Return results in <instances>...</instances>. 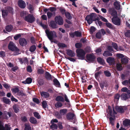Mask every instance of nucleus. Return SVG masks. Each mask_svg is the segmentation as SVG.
<instances>
[{
  "label": "nucleus",
  "instance_id": "obj_1",
  "mask_svg": "<svg viewBox=\"0 0 130 130\" xmlns=\"http://www.w3.org/2000/svg\"><path fill=\"white\" fill-rule=\"evenodd\" d=\"M107 112L108 114L110 115L111 117H110L109 118L110 121V123L112 125H114V120L115 119V115L116 114V113L115 111L114 108L113 109V111H112L111 107L110 106L108 107V109L107 110Z\"/></svg>",
  "mask_w": 130,
  "mask_h": 130
},
{
  "label": "nucleus",
  "instance_id": "obj_2",
  "mask_svg": "<svg viewBox=\"0 0 130 130\" xmlns=\"http://www.w3.org/2000/svg\"><path fill=\"white\" fill-rule=\"evenodd\" d=\"M45 32L48 38L51 42L53 41L52 40L54 38L57 37L56 33L54 31H50L48 29H47Z\"/></svg>",
  "mask_w": 130,
  "mask_h": 130
},
{
  "label": "nucleus",
  "instance_id": "obj_3",
  "mask_svg": "<svg viewBox=\"0 0 130 130\" xmlns=\"http://www.w3.org/2000/svg\"><path fill=\"white\" fill-rule=\"evenodd\" d=\"M8 48L9 49L12 51L16 52L17 53L16 54H18V52L19 51V50L17 47L15 46V44L12 42H10L9 44Z\"/></svg>",
  "mask_w": 130,
  "mask_h": 130
},
{
  "label": "nucleus",
  "instance_id": "obj_4",
  "mask_svg": "<svg viewBox=\"0 0 130 130\" xmlns=\"http://www.w3.org/2000/svg\"><path fill=\"white\" fill-rule=\"evenodd\" d=\"M76 52L77 56L80 59H84L85 53L84 50L81 49H78L76 51Z\"/></svg>",
  "mask_w": 130,
  "mask_h": 130
},
{
  "label": "nucleus",
  "instance_id": "obj_5",
  "mask_svg": "<svg viewBox=\"0 0 130 130\" xmlns=\"http://www.w3.org/2000/svg\"><path fill=\"white\" fill-rule=\"evenodd\" d=\"M95 18V15L94 14L92 13L87 15L86 17V19L88 23L90 24L92 23L93 20Z\"/></svg>",
  "mask_w": 130,
  "mask_h": 130
},
{
  "label": "nucleus",
  "instance_id": "obj_6",
  "mask_svg": "<svg viewBox=\"0 0 130 130\" xmlns=\"http://www.w3.org/2000/svg\"><path fill=\"white\" fill-rule=\"evenodd\" d=\"M25 20L27 22L31 23L35 21V18L33 15L29 14L25 17Z\"/></svg>",
  "mask_w": 130,
  "mask_h": 130
},
{
  "label": "nucleus",
  "instance_id": "obj_7",
  "mask_svg": "<svg viewBox=\"0 0 130 130\" xmlns=\"http://www.w3.org/2000/svg\"><path fill=\"white\" fill-rule=\"evenodd\" d=\"M55 22L59 25L63 24V21L62 18L60 16H56L54 19Z\"/></svg>",
  "mask_w": 130,
  "mask_h": 130
},
{
  "label": "nucleus",
  "instance_id": "obj_8",
  "mask_svg": "<svg viewBox=\"0 0 130 130\" xmlns=\"http://www.w3.org/2000/svg\"><path fill=\"white\" fill-rule=\"evenodd\" d=\"M12 8L8 7L7 8V10H3L2 11V15L3 17H5L8 14V12L11 13H13Z\"/></svg>",
  "mask_w": 130,
  "mask_h": 130
},
{
  "label": "nucleus",
  "instance_id": "obj_9",
  "mask_svg": "<svg viewBox=\"0 0 130 130\" xmlns=\"http://www.w3.org/2000/svg\"><path fill=\"white\" fill-rule=\"evenodd\" d=\"M112 23L116 25H120V19L117 17H113L112 19Z\"/></svg>",
  "mask_w": 130,
  "mask_h": 130
},
{
  "label": "nucleus",
  "instance_id": "obj_10",
  "mask_svg": "<svg viewBox=\"0 0 130 130\" xmlns=\"http://www.w3.org/2000/svg\"><path fill=\"white\" fill-rule=\"evenodd\" d=\"M20 45L22 46L26 45L27 43V42L26 40L24 38H21L19 40Z\"/></svg>",
  "mask_w": 130,
  "mask_h": 130
},
{
  "label": "nucleus",
  "instance_id": "obj_11",
  "mask_svg": "<svg viewBox=\"0 0 130 130\" xmlns=\"http://www.w3.org/2000/svg\"><path fill=\"white\" fill-rule=\"evenodd\" d=\"M18 4L19 6L22 8H24L26 6V4L25 2L21 0L19 1Z\"/></svg>",
  "mask_w": 130,
  "mask_h": 130
},
{
  "label": "nucleus",
  "instance_id": "obj_12",
  "mask_svg": "<svg viewBox=\"0 0 130 130\" xmlns=\"http://www.w3.org/2000/svg\"><path fill=\"white\" fill-rule=\"evenodd\" d=\"M67 118L69 120L74 119L75 118V115L72 113H69L67 115Z\"/></svg>",
  "mask_w": 130,
  "mask_h": 130
},
{
  "label": "nucleus",
  "instance_id": "obj_13",
  "mask_svg": "<svg viewBox=\"0 0 130 130\" xmlns=\"http://www.w3.org/2000/svg\"><path fill=\"white\" fill-rule=\"evenodd\" d=\"M94 58L95 57L93 55H88L87 56V61H92Z\"/></svg>",
  "mask_w": 130,
  "mask_h": 130
},
{
  "label": "nucleus",
  "instance_id": "obj_14",
  "mask_svg": "<svg viewBox=\"0 0 130 130\" xmlns=\"http://www.w3.org/2000/svg\"><path fill=\"white\" fill-rule=\"evenodd\" d=\"M106 60L107 62L109 64H112L114 63L115 61L114 59L113 58L110 57L108 58Z\"/></svg>",
  "mask_w": 130,
  "mask_h": 130
},
{
  "label": "nucleus",
  "instance_id": "obj_15",
  "mask_svg": "<svg viewBox=\"0 0 130 130\" xmlns=\"http://www.w3.org/2000/svg\"><path fill=\"white\" fill-rule=\"evenodd\" d=\"M10 127L7 124L5 125V128L3 125H0V130H10Z\"/></svg>",
  "mask_w": 130,
  "mask_h": 130
},
{
  "label": "nucleus",
  "instance_id": "obj_16",
  "mask_svg": "<svg viewBox=\"0 0 130 130\" xmlns=\"http://www.w3.org/2000/svg\"><path fill=\"white\" fill-rule=\"evenodd\" d=\"M123 124L125 127H128L130 125V120L125 119L123 122Z\"/></svg>",
  "mask_w": 130,
  "mask_h": 130
},
{
  "label": "nucleus",
  "instance_id": "obj_17",
  "mask_svg": "<svg viewBox=\"0 0 130 130\" xmlns=\"http://www.w3.org/2000/svg\"><path fill=\"white\" fill-rule=\"evenodd\" d=\"M67 54L70 56L73 57L75 55L74 53L71 50H67Z\"/></svg>",
  "mask_w": 130,
  "mask_h": 130
},
{
  "label": "nucleus",
  "instance_id": "obj_18",
  "mask_svg": "<svg viewBox=\"0 0 130 130\" xmlns=\"http://www.w3.org/2000/svg\"><path fill=\"white\" fill-rule=\"evenodd\" d=\"M32 81V79L30 78H27L25 81H23L22 83L25 84H30L31 83Z\"/></svg>",
  "mask_w": 130,
  "mask_h": 130
},
{
  "label": "nucleus",
  "instance_id": "obj_19",
  "mask_svg": "<svg viewBox=\"0 0 130 130\" xmlns=\"http://www.w3.org/2000/svg\"><path fill=\"white\" fill-rule=\"evenodd\" d=\"M67 110L66 109H60L59 111V113L61 115H65L67 112Z\"/></svg>",
  "mask_w": 130,
  "mask_h": 130
},
{
  "label": "nucleus",
  "instance_id": "obj_20",
  "mask_svg": "<svg viewBox=\"0 0 130 130\" xmlns=\"http://www.w3.org/2000/svg\"><path fill=\"white\" fill-rule=\"evenodd\" d=\"M40 94L41 96L45 98H47L49 96V94L46 92H41Z\"/></svg>",
  "mask_w": 130,
  "mask_h": 130
},
{
  "label": "nucleus",
  "instance_id": "obj_21",
  "mask_svg": "<svg viewBox=\"0 0 130 130\" xmlns=\"http://www.w3.org/2000/svg\"><path fill=\"white\" fill-rule=\"evenodd\" d=\"M113 47L116 49L117 51H118L119 50H123L122 48L120 47V48H118V46L117 44L115 43H113L112 44Z\"/></svg>",
  "mask_w": 130,
  "mask_h": 130
},
{
  "label": "nucleus",
  "instance_id": "obj_22",
  "mask_svg": "<svg viewBox=\"0 0 130 130\" xmlns=\"http://www.w3.org/2000/svg\"><path fill=\"white\" fill-rule=\"evenodd\" d=\"M2 101L3 102L7 104H9L10 102V101L9 99H7L6 97H3L2 99Z\"/></svg>",
  "mask_w": 130,
  "mask_h": 130
},
{
  "label": "nucleus",
  "instance_id": "obj_23",
  "mask_svg": "<svg viewBox=\"0 0 130 130\" xmlns=\"http://www.w3.org/2000/svg\"><path fill=\"white\" fill-rule=\"evenodd\" d=\"M120 3L117 1H116L114 3V5L115 8L118 10L120 9Z\"/></svg>",
  "mask_w": 130,
  "mask_h": 130
},
{
  "label": "nucleus",
  "instance_id": "obj_24",
  "mask_svg": "<svg viewBox=\"0 0 130 130\" xmlns=\"http://www.w3.org/2000/svg\"><path fill=\"white\" fill-rule=\"evenodd\" d=\"M115 109L118 111L120 112H123V109L121 106H116Z\"/></svg>",
  "mask_w": 130,
  "mask_h": 130
},
{
  "label": "nucleus",
  "instance_id": "obj_25",
  "mask_svg": "<svg viewBox=\"0 0 130 130\" xmlns=\"http://www.w3.org/2000/svg\"><path fill=\"white\" fill-rule=\"evenodd\" d=\"M56 100L58 101L64 102V100L62 96H57L56 99Z\"/></svg>",
  "mask_w": 130,
  "mask_h": 130
},
{
  "label": "nucleus",
  "instance_id": "obj_26",
  "mask_svg": "<svg viewBox=\"0 0 130 130\" xmlns=\"http://www.w3.org/2000/svg\"><path fill=\"white\" fill-rule=\"evenodd\" d=\"M53 82L54 83V85L57 87H60V84L56 79H55L53 80Z\"/></svg>",
  "mask_w": 130,
  "mask_h": 130
},
{
  "label": "nucleus",
  "instance_id": "obj_27",
  "mask_svg": "<svg viewBox=\"0 0 130 130\" xmlns=\"http://www.w3.org/2000/svg\"><path fill=\"white\" fill-rule=\"evenodd\" d=\"M29 121L32 124H36L37 122L36 119L34 117H31L30 118Z\"/></svg>",
  "mask_w": 130,
  "mask_h": 130
},
{
  "label": "nucleus",
  "instance_id": "obj_28",
  "mask_svg": "<svg viewBox=\"0 0 130 130\" xmlns=\"http://www.w3.org/2000/svg\"><path fill=\"white\" fill-rule=\"evenodd\" d=\"M112 54L107 51H105L103 54V55L105 57H107L109 56H112Z\"/></svg>",
  "mask_w": 130,
  "mask_h": 130
},
{
  "label": "nucleus",
  "instance_id": "obj_29",
  "mask_svg": "<svg viewBox=\"0 0 130 130\" xmlns=\"http://www.w3.org/2000/svg\"><path fill=\"white\" fill-rule=\"evenodd\" d=\"M13 108L15 112L17 113L19 111V107L16 105H14L13 106Z\"/></svg>",
  "mask_w": 130,
  "mask_h": 130
},
{
  "label": "nucleus",
  "instance_id": "obj_30",
  "mask_svg": "<svg viewBox=\"0 0 130 130\" xmlns=\"http://www.w3.org/2000/svg\"><path fill=\"white\" fill-rule=\"evenodd\" d=\"M11 90L13 93L15 94L17 93H18L19 89L18 87H16L12 89Z\"/></svg>",
  "mask_w": 130,
  "mask_h": 130
},
{
  "label": "nucleus",
  "instance_id": "obj_31",
  "mask_svg": "<svg viewBox=\"0 0 130 130\" xmlns=\"http://www.w3.org/2000/svg\"><path fill=\"white\" fill-rule=\"evenodd\" d=\"M127 95L126 94H122L121 95V98L122 100H125L128 98Z\"/></svg>",
  "mask_w": 130,
  "mask_h": 130
},
{
  "label": "nucleus",
  "instance_id": "obj_32",
  "mask_svg": "<svg viewBox=\"0 0 130 130\" xmlns=\"http://www.w3.org/2000/svg\"><path fill=\"white\" fill-rule=\"evenodd\" d=\"M97 61L100 64H105L104 61V60L100 58H97Z\"/></svg>",
  "mask_w": 130,
  "mask_h": 130
},
{
  "label": "nucleus",
  "instance_id": "obj_33",
  "mask_svg": "<svg viewBox=\"0 0 130 130\" xmlns=\"http://www.w3.org/2000/svg\"><path fill=\"white\" fill-rule=\"evenodd\" d=\"M13 27L11 25L7 26L6 27V29L7 31L10 32L12 29Z\"/></svg>",
  "mask_w": 130,
  "mask_h": 130
},
{
  "label": "nucleus",
  "instance_id": "obj_34",
  "mask_svg": "<svg viewBox=\"0 0 130 130\" xmlns=\"http://www.w3.org/2000/svg\"><path fill=\"white\" fill-rule=\"evenodd\" d=\"M50 127L51 129H57L58 128L57 125L55 124H52Z\"/></svg>",
  "mask_w": 130,
  "mask_h": 130
},
{
  "label": "nucleus",
  "instance_id": "obj_35",
  "mask_svg": "<svg viewBox=\"0 0 130 130\" xmlns=\"http://www.w3.org/2000/svg\"><path fill=\"white\" fill-rule=\"evenodd\" d=\"M65 15L66 18L69 19H71L72 18V16L70 15V14L68 12H66Z\"/></svg>",
  "mask_w": 130,
  "mask_h": 130
},
{
  "label": "nucleus",
  "instance_id": "obj_36",
  "mask_svg": "<svg viewBox=\"0 0 130 130\" xmlns=\"http://www.w3.org/2000/svg\"><path fill=\"white\" fill-rule=\"evenodd\" d=\"M117 68L118 71H121L122 69V68L120 63H117Z\"/></svg>",
  "mask_w": 130,
  "mask_h": 130
},
{
  "label": "nucleus",
  "instance_id": "obj_37",
  "mask_svg": "<svg viewBox=\"0 0 130 130\" xmlns=\"http://www.w3.org/2000/svg\"><path fill=\"white\" fill-rule=\"evenodd\" d=\"M50 25L51 27L53 28H56L57 27L56 25L54 23V21H51L50 22Z\"/></svg>",
  "mask_w": 130,
  "mask_h": 130
},
{
  "label": "nucleus",
  "instance_id": "obj_38",
  "mask_svg": "<svg viewBox=\"0 0 130 130\" xmlns=\"http://www.w3.org/2000/svg\"><path fill=\"white\" fill-rule=\"evenodd\" d=\"M55 105L56 107L58 108L61 107L63 105L61 102H58L55 104Z\"/></svg>",
  "mask_w": 130,
  "mask_h": 130
},
{
  "label": "nucleus",
  "instance_id": "obj_39",
  "mask_svg": "<svg viewBox=\"0 0 130 130\" xmlns=\"http://www.w3.org/2000/svg\"><path fill=\"white\" fill-rule=\"evenodd\" d=\"M25 130H31V127L28 124H25Z\"/></svg>",
  "mask_w": 130,
  "mask_h": 130
},
{
  "label": "nucleus",
  "instance_id": "obj_40",
  "mask_svg": "<svg viewBox=\"0 0 130 130\" xmlns=\"http://www.w3.org/2000/svg\"><path fill=\"white\" fill-rule=\"evenodd\" d=\"M121 62L123 64H125L127 63L128 62V60L126 58H123L121 59Z\"/></svg>",
  "mask_w": 130,
  "mask_h": 130
},
{
  "label": "nucleus",
  "instance_id": "obj_41",
  "mask_svg": "<svg viewBox=\"0 0 130 130\" xmlns=\"http://www.w3.org/2000/svg\"><path fill=\"white\" fill-rule=\"evenodd\" d=\"M34 116L37 118L38 119L41 118V116L38 112H34Z\"/></svg>",
  "mask_w": 130,
  "mask_h": 130
},
{
  "label": "nucleus",
  "instance_id": "obj_42",
  "mask_svg": "<svg viewBox=\"0 0 130 130\" xmlns=\"http://www.w3.org/2000/svg\"><path fill=\"white\" fill-rule=\"evenodd\" d=\"M36 48L35 46L33 45L30 47L29 50L31 52H34L36 49Z\"/></svg>",
  "mask_w": 130,
  "mask_h": 130
},
{
  "label": "nucleus",
  "instance_id": "obj_43",
  "mask_svg": "<svg viewBox=\"0 0 130 130\" xmlns=\"http://www.w3.org/2000/svg\"><path fill=\"white\" fill-rule=\"evenodd\" d=\"M45 77L47 79H50L51 78V75L48 72L45 73Z\"/></svg>",
  "mask_w": 130,
  "mask_h": 130
},
{
  "label": "nucleus",
  "instance_id": "obj_44",
  "mask_svg": "<svg viewBox=\"0 0 130 130\" xmlns=\"http://www.w3.org/2000/svg\"><path fill=\"white\" fill-rule=\"evenodd\" d=\"M58 46L60 47L63 48L66 47V45L64 44L61 43H59L58 44Z\"/></svg>",
  "mask_w": 130,
  "mask_h": 130
},
{
  "label": "nucleus",
  "instance_id": "obj_45",
  "mask_svg": "<svg viewBox=\"0 0 130 130\" xmlns=\"http://www.w3.org/2000/svg\"><path fill=\"white\" fill-rule=\"evenodd\" d=\"M104 73L106 76L109 77L111 76V73L108 71H105L104 72Z\"/></svg>",
  "mask_w": 130,
  "mask_h": 130
},
{
  "label": "nucleus",
  "instance_id": "obj_46",
  "mask_svg": "<svg viewBox=\"0 0 130 130\" xmlns=\"http://www.w3.org/2000/svg\"><path fill=\"white\" fill-rule=\"evenodd\" d=\"M111 14L112 16L114 17H117V12L115 10L113 11L111 13Z\"/></svg>",
  "mask_w": 130,
  "mask_h": 130
},
{
  "label": "nucleus",
  "instance_id": "obj_47",
  "mask_svg": "<svg viewBox=\"0 0 130 130\" xmlns=\"http://www.w3.org/2000/svg\"><path fill=\"white\" fill-rule=\"evenodd\" d=\"M42 104L43 107L44 108H46L47 106V103L45 101H43L42 102Z\"/></svg>",
  "mask_w": 130,
  "mask_h": 130
},
{
  "label": "nucleus",
  "instance_id": "obj_48",
  "mask_svg": "<svg viewBox=\"0 0 130 130\" xmlns=\"http://www.w3.org/2000/svg\"><path fill=\"white\" fill-rule=\"evenodd\" d=\"M129 83L128 80H125L122 82V84L125 86L128 85Z\"/></svg>",
  "mask_w": 130,
  "mask_h": 130
},
{
  "label": "nucleus",
  "instance_id": "obj_49",
  "mask_svg": "<svg viewBox=\"0 0 130 130\" xmlns=\"http://www.w3.org/2000/svg\"><path fill=\"white\" fill-rule=\"evenodd\" d=\"M75 35L77 37H80L82 35V34L79 32L76 31L75 32Z\"/></svg>",
  "mask_w": 130,
  "mask_h": 130
},
{
  "label": "nucleus",
  "instance_id": "obj_50",
  "mask_svg": "<svg viewBox=\"0 0 130 130\" xmlns=\"http://www.w3.org/2000/svg\"><path fill=\"white\" fill-rule=\"evenodd\" d=\"M125 35L126 37L130 38V31H127L125 33Z\"/></svg>",
  "mask_w": 130,
  "mask_h": 130
},
{
  "label": "nucleus",
  "instance_id": "obj_51",
  "mask_svg": "<svg viewBox=\"0 0 130 130\" xmlns=\"http://www.w3.org/2000/svg\"><path fill=\"white\" fill-rule=\"evenodd\" d=\"M106 24L107 27L110 28H112L113 27L112 25L111 24L109 23H106Z\"/></svg>",
  "mask_w": 130,
  "mask_h": 130
},
{
  "label": "nucleus",
  "instance_id": "obj_52",
  "mask_svg": "<svg viewBox=\"0 0 130 130\" xmlns=\"http://www.w3.org/2000/svg\"><path fill=\"white\" fill-rule=\"evenodd\" d=\"M117 57L119 58H123V57H124V55L121 54H117Z\"/></svg>",
  "mask_w": 130,
  "mask_h": 130
},
{
  "label": "nucleus",
  "instance_id": "obj_53",
  "mask_svg": "<svg viewBox=\"0 0 130 130\" xmlns=\"http://www.w3.org/2000/svg\"><path fill=\"white\" fill-rule=\"evenodd\" d=\"M21 36L20 34H18L16 35L14 37V39L15 40H17Z\"/></svg>",
  "mask_w": 130,
  "mask_h": 130
},
{
  "label": "nucleus",
  "instance_id": "obj_54",
  "mask_svg": "<svg viewBox=\"0 0 130 130\" xmlns=\"http://www.w3.org/2000/svg\"><path fill=\"white\" fill-rule=\"evenodd\" d=\"M58 122L57 120L56 119H52L51 121V123L52 124H54V123H57Z\"/></svg>",
  "mask_w": 130,
  "mask_h": 130
},
{
  "label": "nucleus",
  "instance_id": "obj_55",
  "mask_svg": "<svg viewBox=\"0 0 130 130\" xmlns=\"http://www.w3.org/2000/svg\"><path fill=\"white\" fill-rule=\"evenodd\" d=\"M75 46L76 47L79 48L81 47L82 44L80 43H77L75 44Z\"/></svg>",
  "mask_w": 130,
  "mask_h": 130
},
{
  "label": "nucleus",
  "instance_id": "obj_56",
  "mask_svg": "<svg viewBox=\"0 0 130 130\" xmlns=\"http://www.w3.org/2000/svg\"><path fill=\"white\" fill-rule=\"evenodd\" d=\"M27 14V12L26 11H22L21 13V17L24 16Z\"/></svg>",
  "mask_w": 130,
  "mask_h": 130
},
{
  "label": "nucleus",
  "instance_id": "obj_57",
  "mask_svg": "<svg viewBox=\"0 0 130 130\" xmlns=\"http://www.w3.org/2000/svg\"><path fill=\"white\" fill-rule=\"evenodd\" d=\"M18 94L20 95L21 96H23L25 95V94L22 91H20L18 92Z\"/></svg>",
  "mask_w": 130,
  "mask_h": 130
},
{
  "label": "nucleus",
  "instance_id": "obj_58",
  "mask_svg": "<svg viewBox=\"0 0 130 130\" xmlns=\"http://www.w3.org/2000/svg\"><path fill=\"white\" fill-rule=\"evenodd\" d=\"M102 51V50L101 48H99L96 50V53L98 54H100Z\"/></svg>",
  "mask_w": 130,
  "mask_h": 130
},
{
  "label": "nucleus",
  "instance_id": "obj_59",
  "mask_svg": "<svg viewBox=\"0 0 130 130\" xmlns=\"http://www.w3.org/2000/svg\"><path fill=\"white\" fill-rule=\"evenodd\" d=\"M100 18L103 21L105 22H108L107 19L104 17L102 16H100Z\"/></svg>",
  "mask_w": 130,
  "mask_h": 130
},
{
  "label": "nucleus",
  "instance_id": "obj_60",
  "mask_svg": "<svg viewBox=\"0 0 130 130\" xmlns=\"http://www.w3.org/2000/svg\"><path fill=\"white\" fill-rule=\"evenodd\" d=\"M120 96L119 95V94H116L115 96V100H117V101H118L120 98Z\"/></svg>",
  "mask_w": 130,
  "mask_h": 130
},
{
  "label": "nucleus",
  "instance_id": "obj_61",
  "mask_svg": "<svg viewBox=\"0 0 130 130\" xmlns=\"http://www.w3.org/2000/svg\"><path fill=\"white\" fill-rule=\"evenodd\" d=\"M96 37L98 38H100L101 37V33L100 32L97 33L96 34Z\"/></svg>",
  "mask_w": 130,
  "mask_h": 130
},
{
  "label": "nucleus",
  "instance_id": "obj_62",
  "mask_svg": "<svg viewBox=\"0 0 130 130\" xmlns=\"http://www.w3.org/2000/svg\"><path fill=\"white\" fill-rule=\"evenodd\" d=\"M27 70L28 72H32V70L31 66H27Z\"/></svg>",
  "mask_w": 130,
  "mask_h": 130
},
{
  "label": "nucleus",
  "instance_id": "obj_63",
  "mask_svg": "<svg viewBox=\"0 0 130 130\" xmlns=\"http://www.w3.org/2000/svg\"><path fill=\"white\" fill-rule=\"evenodd\" d=\"M95 28L93 27L92 26L91 27L90 31L91 33H92L93 32L95 31Z\"/></svg>",
  "mask_w": 130,
  "mask_h": 130
},
{
  "label": "nucleus",
  "instance_id": "obj_64",
  "mask_svg": "<svg viewBox=\"0 0 130 130\" xmlns=\"http://www.w3.org/2000/svg\"><path fill=\"white\" fill-rule=\"evenodd\" d=\"M47 15L48 18H50L52 17V14L50 12H47Z\"/></svg>",
  "mask_w": 130,
  "mask_h": 130
}]
</instances>
